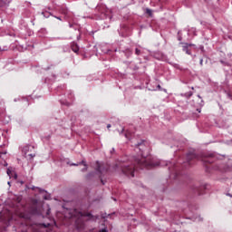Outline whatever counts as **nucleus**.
<instances>
[{"instance_id": "nucleus-12", "label": "nucleus", "mask_w": 232, "mask_h": 232, "mask_svg": "<svg viewBox=\"0 0 232 232\" xmlns=\"http://www.w3.org/2000/svg\"><path fill=\"white\" fill-rule=\"evenodd\" d=\"M14 179H17V173H14Z\"/></svg>"}, {"instance_id": "nucleus-14", "label": "nucleus", "mask_w": 232, "mask_h": 232, "mask_svg": "<svg viewBox=\"0 0 232 232\" xmlns=\"http://www.w3.org/2000/svg\"><path fill=\"white\" fill-rule=\"evenodd\" d=\"M28 150V147L24 148V151H26Z\"/></svg>"}, {"instance_id": "nucleus-4", "label": "nucleus", "mask_w": 232, "mask_h": 232, "mask_svg": "<svg viewBox=\"0 0 232 232\" xmlns=\"http://www.w3.org/2000/svg\"><path fill=\"white\" fill-rule=\"evenodd\" d=\"M71 217H82V214H81V212H77V210H73Z\"/></svg>"}, {"instance_id": "nucleus-8", "label": "nucleus", "mask_w": 232, "mask_h": 232, "mask_svg": "<svg viewBox=\"0 0 232 232\" xmlns=\"http://www.w3.org/2000/svg\"><path fill=\"white\" fill-rule=\"evenodd\" d=\"M7 175L10 177V179H12V169H7Z\"/></svg>"}, {"instance_id": "nucleus-2", "label": "nucleus", "mask_w": 232, "mask_h": 232, "mask_svg": "<svg viewBox=\"0 0 232 232\" xmlns=\"http://www.w3.org/2000/svg\"><path fill=\"white\" fill-rule=\"evenodd\" d=\"M144 166H150L151 168H155V166H160V162L157 161L155 163L151 162V163H143Z\"/></svg>"}, {"instance_id": "nucleus-21", "label": "nucleus", "mask_w": 232, "mask_h": 232, "mask_svg": "<svg viewBox=\"0 0 232 232\" xmlns=\"http://www.w3.org/2000/svg\"><path fill=\"white\" fill-rule=\"evenodd\" d=\"M141 157H144V154H143V153H141Z\"/></svg>"}, {"instance_id": "nucleus-15", "label": "nucleus", "mask_w": 232, "mask_h": 232, "mask_svg": "<svg viewBox=\"0 0 232 232\" xmlns=\"http://www.w3.org/2000/svg\"><path fill=\"white\" fill-rule=\"evenodd\" d=\"M72 166H79V164L74 163V164H72Z\"/></svg>"}, {"instance_id": "nucleus-16", "label": "nucleus", "mask_w": 232, "mask_h": 232, "mask_svg": "<svg viewBox=\"0 0 232 232\" xmlns=\"http://www.w3.org/2000/svg\"><path fill=\"white\" fill-rule=\"evenodd\" d=\"M107 128H111V125H110V124H109V125H107Z\"/></svg>"}, {"instance_id": "nucleus-18", "label": "nucleus", "mask_w": 232, "mask_h": 232, "mask_svg": "<svg viewBox=\"0 0 232 232\" xmlns=\"http://www.w3.org/2000/svg\"><path fill=\"white\" fill-rule=\"evenodd\" d=\"M8 186H11L10 181L7 182Z\"/></svg>"}, {"instance_id": "nucleus-11", "label": "nucleus", "mask_w": 232, "mask_h": 232, "mask_svg": "<svg viewBox=\"0 0 232 232\" xmlns=\"http://www.w3.org/2000/svg\"><path fill=\"white\" fill-rule=\"evenodd\" d=\"M140 53V51L139 49H136V54L139 55Z\"/></svg>"}, {"instance_id": "nucleus-3", "label": "nucleus", "mask_w": 232, "mask_h": 232, "mask_svg": "<svg viewBox=\"0 0 232 232\" xmlns=\"http://www.w3.org/2000/svg\"><path fill=\"white\" fill-rule=\"evenodd\" d=\"M136 150H140V151H142V150H145L146 149V146H144V143H139L136 145Z\"/></svg>"}, {"instance_id": "nucleus-20", "label": "nucleus", "mask_w": 232, "mask_h": 232, "mask_svg": "<svg viewBox=\"0 0 232 232\" xmlns=\"http://www.w3.org/2000/svg\"><path fill=\"white\" fill-rule=\"evenodd\" d=\"M41 193H45L44 190H42Z\"/></svg>"}, {"instance_id": "nucleus-9", "label": "nucleus", "mask_w": 232, "mask_h": 232, "mask_svg": "<svg viewBox=\"0 0 232 232\" xmlns=\"http://www.w3.org/2000/svg\"><path fill=\"white\" fill-rule=\"evenodd\" d=\"M147 14H149L150 15H151V10L150 9H146Z\"/></svg>"}, {"instance_id": "nucleus-6", "label": "nucleus", "mask_w": 232, "mask_h": 232, "mask_svg": "<svg viewBox=\"0 0 232 232\" xmlns=\"http://www.w3.org/2000/svg\"><path fill=\"white\" fill-rule=\"evenodd\" d=\"M82 164H83L84 169H82V171H86V169H88V165H86V162L82 161Z\"/></svg>"}, {"instance_id": "nucleus-7", "label": "nucleus", "mask_w": 232, "mask_h": 232, "mask_svg": "<svg viewBox=\"0 0 232 232\" xmlns=\"http://www.w3.org/2000/svg\"><path fill=\"white\" fill-rule=\"evenodd\" d=\"M25 157L26 158L31 157V159H34V157H35V154H28L25 152Z\"/></svg>"}, {"instance_id": "nucleus-10", "label": "nucleus", "mask_w": 232, "mask_h": 232, "mask_svg": "<svg viewBox=\"0 0 232 232\" xmlns=\"http://www.w3.org/2000/svg\"><path fill=\"white\" fill-rule=\"evenodd\" d=\"M99 232H108V230L106 228H103V229L100 230Z\"/></svg>"}, {"instance_id": "nucleus-5", "label": "nucleus", "mask_w": 232, "mask_h": 232, "mask_svg": "<svg viewBox=\"0 0 232 232\" xmlns=\"http://www.w3.org/2000/svg\"><path fill=\"white\" fill-rule=\"evenodd\" d=\"M72 50L74 52V53H77V52H79V46H77V44H72Z\"/></svg>"}, {"instance_id": "nucleus-1", "label": "nucleus", "mask_w": 232, "mask_h": 232, "mask_svg": "<svg viewBox=\"0 0 232 232\" xmlns=\"http://www.w3.org/2000/svg\"><path fill=\"white\" fill-rule=\"evenodd\" d=\"M189 46H195V45L194 44H186L183 46V52H186V53H188V55H191V52H189Z\"/></svg>"}, {"instance_id": "nucleus-13", "label": "nucleus", "mask_w": 232, "mask_h": 232, "mask_svg": "<svg viewBox=\"0 0 232 232\" xmlns=\"http://www.w3.org/2000/svg\"><path fill=\"white\" fill-rule=\"evenodd\" d=\"M43 198L45 199V200H48V196H43Z\"/></svg>"}, {"instance_id": "nucleus-19", "label": "nucleus", "mask_w": 232, "mask_h": 232, "mask_svg": "<svg viewBox=\"0 0 232 232\" xmlns=\"http://www.w3.org/2000/svg\"><path fill=\"white\" fill-rule=\"evenodd\" d=\"M57 19H58L59 21H61V18H60V17H57Z\"/></svg>"}, {"instance_id": "nucleus-17", "label": "nucleus", "mask_w": 232, "mask_h": 232, "mask_svg": "<svg viewBox=\"0 0 232 232\" xmlns=\"http://www.w3.org/2000/svg\"><path fill=\"white\" fill-rule=\"evenodd\" d=\"M47 215H50V209H48V211H47Z\"/></svg>"}]
</instances>
